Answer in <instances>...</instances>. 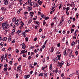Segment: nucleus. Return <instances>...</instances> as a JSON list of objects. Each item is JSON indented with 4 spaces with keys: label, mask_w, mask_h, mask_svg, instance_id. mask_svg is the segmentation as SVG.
I'll return each instance as SVG.
<instances>
[{
    "label": "nucleus",
    "mask_w": 79,
    "mask_h": 79,
    "mask_svg": "<svg viewBox=\"0 0 79 79\" xmlns=\"http://www.w3.org/2000/svg\"><path fill=\"white\" fill-rule=\"evenodd\" d=\"M20 60H21V57H19V58L18 59V61H20Z\"/></svg>",
    "instance_id": "nucleus-52"
},
{
    "label": "nucleus",
    "mask_w": 79,
    "mask_h": 79,
    "mask_svg": "<svg viewBox=\"0 0 79 79\" xmlns=\"http://www.w3.org/2000/svg\"><path fill=\"white\" fill-rule=\"evenodd\" d=\"M21 30H18L16 32V34H19L20 33H21Z\"/></svg>",
    "instance_id": "nucleus-12"
},
{
    "label": "nucleus",
    "mask_w": 79,
    "mask_h": 79,
    "mask_svg": "<svg viewBox=\"0 0 79 79\" xmlns=\"http://www.w3.org/2000/svg\"><path fill=\"white\" fill-rule=\"evenodd\" d=\"M34 14V12H31L29 13V14L30 15H32V14Z\"/></svg>",
    "instance_id": "nucleus-32"
},
{
    "label": "nucleus",
    "mask_w": 79,
    "mask_h": 79,
    "mask_svg": "<svg viewBox=\"0 0 79 79\" xmlns=\"http://www.w3.org/2000/svg\"><path fill=\"white\" fill-rule=\"evenodd\" d=\"M55 61H56H56H58V58L56 57V58L54 60V59L53 61L55 62Z\"/></svg>",
    "instance_id": "nucleus-14"
},
{
    "label": "nucleus",
    "mask_w": 79,
    "mask_h": 79,
    "mask_svg": "<svg viewBox=\"0 0 79 79\" xmlns=\"http://www.w3.org/2000/svg\"><path fill=\"white\" fill-rule=\"evenodd\" d=\"M18 22H19V20L17 19L15 22V24H16L17 26H18L19 25V23H18Z\"/></svg>",
    "instance_id": "nucleus-4"
},
{
    "label": "nucleus",
    "mask_w": 79,
    "mask_h": 79,
    "mask_svg": "<svg viewBox=\"0 0 79 79\" xmlns=\"http://www.w3.org/2000/svg\"><path fill=\"white\" fill-rule=\"evenodd\" d=\"M34 52H31V56H32V55H34Z\"/></svg>",
    "instance_id": "nucleus-55"
},
{
    "label": "nucleus",
    "mask_w": 79,
    "mask_h": 79,
    "mask_svg": "<svg viewBox=\"0 0 79 79\" xmlns=\"http://www.w3.org/2000/svg\"><path fill=\"white\" fill-rule=\"evenodd\" d=\"M63 34H65V31H63Z\"/></svg>",
    "instance_id": "nucleus-63"
},
{
    "label": "nucleus",
    "mask_w": 79,
    "mask_h": 79,
    "mask_svg": "<svg viewBox=\"0 0 79 79\" xmlns=\"http://www.w3.org/2000/svg\"><path fill=\"white\" fill-rule=\"evenodd\" d=\"M1 10H2V11H6V8L2 7L1 8Z\"/></svg>",
    "instance_id": "nucleus-6"
},
{
    "label": "nucleus",
    "mask_w": 79,
    "mask_h": 79,
    "mask_svg": "<svg viewBox=\"0 0 79 79\" xmlns=\"http://www.w3.org/2000/svg\"><path fill=\"white\" fill-rule=\"evenodd\" d=\"M38 15H40V14H41V12H38Z\"/></svg>",
    "instance_id": "nucleus-45"
},
{
    "label": "nucleus",
    "mask_w": 79,
    "mask_h": 79,
    "mask_svg": "<svg viewBox=\"0 0 79 79\" xmlns=\"http://www.w3.org/2000/svg\"><path fill=\"white\" fill-rule=\"evenodd\" d=\"M34 5V2H31L30 4V5H31V6H33Z\"/></svg>",
    "instance_id": "nucleus-22"
},
{
    "label": "nucleus",
    "mask_w": 79,
    "mask_h": 79,
    "mask_svg": "<svg viewBox=\"0 0 79 79\" xmlns=\"http://www.w3.org/2000/svg\"><path fill=\"white\" fill-rule=\"evenodd\" d=\"M39 32H42V29L41 28H40L39 30Z\"/></svg>",
    "instance_id": "nucleus-50"
},
{
    "label": "nucleus",
    "mask_w": 79,
    "mask_h": 79,
    "mask_svg": "<svg viewBox=\"0 0 79 79\" xmlns=\"http://www.w3.org/2000/svg\"><path fill=\"white\" fill-rule=\"evenodd\" d=\"M29 30H27L25 31V32H29Z\"/></svg>",
    "instance_id": "nucleus-53"
},
{
    "label": "nucleus",
    "mask_w": 79,
    "mask_h": 79,
    "mask_svg": "<svg viewBox=\"0 0 79 79\" xmlns=\"http://www.w3.org/2000/svg\"><path fill=\"white\" fill-rule=\"evenodd\" d=\"M39 3L40 5H42V2L40 1Z\"/></svg>",
    "instance_id": "nucleus-46"
},
{
    "label": "nucleus",
    "mask_w": 79,
    "mask_h": 79,
    "mask_svg": "<svg viewBox=\"0 0 79 79\" xmlns=\"http://www.w3.org/2000/svg\"><path fill=\"white\" fill-rule=\"evenodd\" d=\"M3 66V64H0V69H1V68Z\"/></svg>",
    "instance_id": "nucleus-26"
},
{
    "label": "nucleus",
    "mask_w": 79,
    "mask_h": 79,
    "mask_svg": "<svg viewBox=\"0 0 79 79\" xmlns=\"http://www.w3.org/2000/svg\"><path fill=\"white\" fill-rule=\"evenodd\" d=\"M28 11H31L32 10V7L30 6L28 7Z\"/></svg>",
    "instance_id": "nucleus-8"
},
{
    "label": "nucleus",
    "mask_w": 79,
    "mask_h": 79,
    "mask_svg": "<svg viewBox=\"0 0 79 79\" xmlns=\"http://www.w3.org/2000/svg\"><path fill=\"white\" fill-rule=\"evenodd\" d=\"M79 73V70H78L77 71V75H78Z\"/></svg>",
    "instance_id": "nucleus-41"
},
{
    "label": "nucleus",
    "mask_w": 79,
    "mask_h": 79,
    "mask_svg": "<svg viewBox=\"0 0 79 79\" xmlns=\"http://www.w3.org/2000/svg\"><path fill=\"white\" fill-rule=\"evenodd\" d=\"M11 56V54H10L9 56V59H10V56Z\"/></svg>",
    "instance_id": "nucleus-58"
},
{
    "label": "nucleus",
    "mask_w": 79,
    "mask_h": 79,
    "mask_svg": "<svg viewBox=\"0 0 79 79\" xmlns=\"http://www.w3.org/2000/svg\"><path fill=\"white\" fill-rule=\"evenodd\" d=\"M23 35L24 37H26V32H23Z\"/></svg>",
    "instance_id": "nucleus-5"
},
{
    "label": "nucleus",
    "mask_w": 79,
    "mask_h": 79,
    "mask_svg": "<svg viewBox=\"0 0 79 79\" xmlns=\"http://www.w3.org/2000/svg\"><path fill=\"white\" fill-rule=\"evenodd\" d=\"M36 24H38V25L40 24V23H39V22H38L37 21L36 22Z\"/></svg>",
    "instance_id": "nucleus-34"
},
{
    "label": "nucleus",
    "mask_w": 79,
    "mask_h": 79,
    "mask_svg": "<svg viewBox=\"0 0 79 79\" xmlns=\"http://www.w3.org/2000/svg\"><path fill=\"white\" fill-rule=\"evenodd\" d=\"M44 77H46L47 76V73H44Z\"/></svg>",
    "instance_id": "nucleus-17"
},
{
    "label": "nucleus",
    "mask_w": 79,
    "mask_h": 79,
    "mask_svg": "<svg viewBox=\"0 0 79 79\" xmlns=\"http://www.w3.org/2000/svg\"><path fill=\"white\" fill-rule=\"evenodd\" d=\"M58 47H60V44H58L57 45Z\"/></svg>",
    "instance_id": "nucleus-57"
},
{
    "label": "nucleus",
    "mask_w": 79,
    "mask_h": 79,
    "mask_svg": "<svg viewBox=\"0 0 79 79\" xmlns=\"http://www.w3.org/2000/svg\"><path fill=\"white\" fill-rule=\"evenodd\" d=\"M64 16H63L61 18V20H62V21H64Z\"/></svg>",
    "instance_id": "nucleus-28"
},
{
    "label": "nucleus",
    "mask_w": 79,
    "mask_h": 79,
    "mask_svg": "<svg viewBox=\"0 0 79 79\" xmlns=\"http://www.w3.org/2000/svg\"><path fill=\"white\" fill-rule=\"evenodd\" d=\"M41 16L42 18H44V15L43 14L41 15Z\"/></svg>",
    "instance_id": "nucleus-54"
},
{
    "label": "nucleus",
    "mask_w": 79,
    "mask_h": 79,
    "mask_svg": "<svg viewBox=\"0 0 79 79\" xmlns=\"http://www.w3.org/2000/svg\"><path fill=\"white\" fill-rule=\"evenodd\" d=\"M49 19V17H46L45 18V20H47V19Z\"/></svg>",
    "instance_id": "nucleus-30"
},
{
    "label": "nucleus",
    "mask_w": 79,
    "mask_h": 79,
    "mask_svg": "<svg viewBox=\"0 0 79 79\" xmlns=\"http://www.w3.org/2000/svg\"><path fill=\"white\" fill-rule=\"evenodd\" d=\"M8 3V1L4 3V4L5 5H7Z\"/></svg>",
    "instance_id": "nucleus-19"
},
{
    "label": "nucleus",
    "mask_w": 79,
    "mask_h": 79,
    "mask_svg": "<svg viewBox=\"0 0 79 79\" xmlns=\"http://www.w3.org/2000/svg\"><path fill=\"white\" fill-rule=\"evenodd\" d=\"M45 61V59H43V63H44Z\"/></svg>",
    "instance_id": "nucleus-56"
},
{
    "label": "nucleus",
    "mask_w": 79,
    "mask_h": 79,
    "mask_svg": "<svg viewBox=\"0 0 79 79\" xmlns=\"http://www.w3.org/2000/svg\"><path fill=\"white\" fill-rule=\"evenodd\" d=\"M2 40L3 41H6V37H5L3 38Z\"/></svg>",
    "instance_id": "nucleus-15"
},
{
    "label": "nucleus",
    "mask_w": 79,
    "mask_h": 79,
    "mask_svg": "<svg viewBox=\"0 0 79 79\" xmlns=\"http://www.w3.org/2000/svg\"><path fill=\"white\" fill-rule=\"evenodd\" d=\"M45 48V45H44L42 47V48L44 49Z\"/></svg>",
    "instance_id": "nucleus-61"
},
{
    "label": "nucleus",
    "mask_w": 79,
    "mask_h": 79,
    "mask_svg": "<svg viewBox=\"0 0 79 79\" xmlns=\"http://www.w3.org/2000/svg\"><path fill=\"white\" fill-rule=\"evenodd\" d=\"M76 20V19H75V18H73V21L74 22Z\"/></svg>",
    "instance_id": "nucleus-48"
},
{
    "label": "nucleus",
    "mask_w": 79,
    "mask_h": 79,
    "mask_svg": "<svg viewBox=\"0 0 79 79\" xmlns=\"http://www.w3.org/2000/svg\"><path fill=\"white\" fill-rule=\"evenodd\" d=\"M0 45H3V42H1Z\"/></svg>",
    "instance_id": "nucleus-36"
},
{
    "label": "nucleus",
    "mask_w": 79,
    "mask_h": 79,
    "mask_svg": "<svg viewBox=\"0 0 79 79\" xmlns=\"http://www.w3.org/2000/svg\"><path fill=\"white\" fill-rule=\"evenodd\" d=\"M33 73V71H31L30 72V74H32V73Z\"/></svg>",
    "instance_id": "nucleus-60"
},
{
    "label": "nucleus",
    "mask_w": 79,
    "mask_h": 79,
    "mask_svg": "<svg viewBox=\"0 0 79 79\" xmlns=\"http://www.w3.org/2000/svg\"><path fill=\"white\" fill-rule=\"evenodd\" d=\"M54 50V49H53V47H52L51 50V52H53V51Z\"/></svg>",
    "instance_id": "nucleus-11"
},
{
    "label": "nucleus",
    "mask_w": 79,
    "mask_h": 79,
    "mask_svg": "<svg viewBox=\"0 0 79 79\" xmlns=\"http://www.w3.org/2000/svg\"><path fill=\"white\" fill-rule=\"evenodd\" d=\"M74 31V29H72L71 31V33H73V32Z\"/></svg>",
    "instance_id": "nucleus-24"
},
{
    "label": "nucleus",
    "mask_w": 79,
    "mask_h": 79,
    "mask_svg": "<svg viewBox=\"0 0 79 79\" xmlns=\"http://www.w3.org/2000/svg\"><path fill=\"white\" fill-rule=\"evenodd\" d=\"M27 2H28V3H31V0H28L27 1Z\"/></svg>",
    "instance_id": "nucleus-37"
},
{
    "label": "nucleus",
    "mask_w": 79,
    "mask_h": 79,
    "mask_svg": "<svg viewBox=\"0 0 79 79\" xmlns=\"http://www.w3.org/2000/svg\"><path fill=\"white\" fill-rule=\"evenodd\" d=\"M69 7H67L66 9V10H69Z\"/></svg>",
    "instance_id": "nucleus-47"
},
{
    "label": "nucleus",
    "mask_w": 79,
    "mask_h": 79,
    "mask_svg": "<svg viewBox=\"0 0 79 79\" xmlns=\"http://www.w3.org/2000/svg\"><path fill=\"white\" fill-rule=\"evenodd\" d=\"M78 53V51H77L75 52L76 55H77Z\"/></svg>",
    "instance_id": "nucleus-42"
},
{
    "label": "nucleus",
    "mask_w": 79,
    "mask_h": 79,
    "mask_svg": "<svg viewBox=\"0 0 79 79\" xmlns=\"http://www.w3.org/2000/svg\"><path fill=\"white\" fill-rule=\"evenodd\" d=\"M35 7H38L39 6V4L36 3L35 4Z\"/></svg>",
    "instance_id": "nucleus-25"
},
{
    "label": "nucleus",
    "mask_w": 79,
    "mask_h": 79,
    "mask_svg": "<svg viewBox=\"0 0 79 79\" xmlns=\"http://www.w3.org/2000/svg\"><path fill=\"white\" fill-rule=\"evenodd\" d=\"M66 49H67V48H65V51L64 52V55H66Z\"/></svg>",
    "instance_id": "nucleus-13"
},
{
    "label": "nucleus",
    "mask_w": 79,
    "mask_h": 79,
    "mask_svg": "<svg viewBox=\"0 0 79 79\" xmlns=\"http://www.w3.org/2000/svg\"><path fill=\"white\" fill-rule=\"evenodd\" d=\"M9 63L10 65H11V64H12V61H10Z\"/></svg>",
    "instance_id": "nucleus-44"
},
{
    "label": "nucleus",
    "mask_w": 79,
    "mask_h": 79,
    "mask_svg": "<svg viewBox=\"0 0 79 79\" xmlns=\"http://www.w3.org/2000/svg\"><path fill=\"white\" fill-rule=\"evenodd\" d=\"M75 45H76V42L73 41L72 43V46H73V47H74V46Z\"/></svg>",
    "instance_id": "nucleus-7"
},
{
    "label": "nucleus",
    "mask_w": 79,
    "mask_h": 79,
    "mask_svg": "<svg viewBox=\"0 0 79 79\" xmlns=\"http://www.w3.org/2000/svg\"><path fill=\"white\" fill-rule=\"evenodd\" d=\"M18 74H16V78H18Z\"/></svg>",
    "instance_id": "nucleus-62"
},
{
    "label": "nucleus",
    "mask_w": 79,
    "mask_h": 79,
    "mask_svg": "<svg viewBox=\"0 0 79 79\" xmlns=\"http://www.w3.org/2000/svg\"><path fill=\"white\" fill-rule=\"evenodd\" d=\"M46 23L45 22H43V26H44V25H45Z\"/></svg>",
    "instance_id": "nucleus-49"
},
{
    "label": "nucleus",
    "mask_w": 79,
    "mask_h": 79,
    "mask_svg": "<svg viewBox=\"0 0 79 79\" xmlns=\"http://www.w3.org/2000/svg\"><path fill=\"white\" fill-rule=\"evenodd\" d=\"M74 75V73H73L72 74H70L69 76V77H72V76H73Z\"/></svg>",
    "instance_id": "nucleus-35"
},
{
    "label": "nucleus",
    "mask_w": 79,
    "mask_h": 79,
    "mask_svg": "<svg viewBox=\"0 0 79 79\" xmlns=\"http://www.w3.org/2000/svg\"><path fill=\"white\" fill-rule=\"evenodd\" d=\"M10 25L9 24H7L6 23H3L2 24V27L3 28H9L10 27Z\"/></svg>",
    "instance_id": "nucleus-1"
},
{
    "label": "nucleus",
    "mask_w": 79,
    "mask_h": 79,
    "mask_svg": "<svg viewBox=\"0 0 79 79\" xmlns=\"http://www.w3.org/2000/svg\"><path fill=\"white\" fill-rule=\"evenodd\" d=\"M12 20L13 21H16V18L14 17Z\"/></svg>",
    "instance_id": "nucleus-27"
},
{
    "label": "nucleus",
    "mask_w": 79,
    "mask_h": 79,
    "mask_svg": "<svg viewBox=\"0 0 79 79\" xmlns=\"http://www.w3.org/2000/svg\"><path fill=\"white\" fill-rule=\"evenodd\" d=\"M12 43H15V40H14L13 41H12Z\"/></svg>",
    "instance_id": "nucleus-51"
},
{
    "label": "nucleus",
    "mask_w": 79,
    "mask_h": 79,
    "mask_svg": "<svg viewBox=\"0 0 79 79\" xmlns=\"http://www.w3.org/2000/svg\"><path fill=\"white\" fill-rule=\"evenodd\" d=\"M41 38H42V39H44L45 38V36H42Z\"/></svg>",
    "instance_id": "nucleus-59"
},
{
    "label": "nucleus",
    "mask_w": 79,
    "mask_h": 79,
    "mask_svg": "<svg viewBox=\"0 0 79 79\" xmlns=\"http://www.w3.org/2000/svg\"><path fill=\"white\" fill-rule=\"evenodd\" d=\"M7 66V64H5L4 66V68H5V67H6Z\"/></svg>",
    "instance_id": "nucleus-38"
},
{
    "label": "nucleus",
    "mask_w": 79,
    "mask_h": 79,
    "mask_svg": "<svg viewBox=\"0 0 79 79\" xmlns=\"http://www.w3.org/2000/svg\"><path fill=\"white\" fill-rule=\"evenodd\" d=\"M27 50H26L25 51H24L23 52V54H24V53H27Z\"/></svg>",
    "instance_id": "nucleus-39"
},
{
    "label": "nucleus",
    "mask_w": 79,
    "mask_h": 79,
    "mask_svg": "<svg viewBox=\"0 0 79 79\" xmlns=\"http://www.w3.org/2000/svg\"><path fill=\"white\" fill-rule=\"evenodd\" d=\"M19 50H18V49H16V53H18V52H19Z\"/></svg>",
    "instance_id": "nucleus-43"
},
{
    "label": "nucleus",
    "mask_w": 79,
    "mask_h": 79,
    "mask_svg": "<svg viewBox=\"0 0 79 79\" xmlns=\"http://www.w3.org/2000/svg\"><path fill=\"white\" fill-rule=\"evenodd\" d=\"M22 48H23V49H24L26 48V45H22Z\"/></svg>",
    "instance_id": "nucleus-10"
},
{
    "label": "nucleus",
    "mask_w": 79,
    "mask_h": 79,
    "mask_svg": "<svg viewBox=\"0 0 79 79\" xmlns=\"http://www.w3.org/2000/svg\"><path fill=\"white\" fill-rule=\"evenodd\" d=\"M62 6V4H60V6L59 7V9H60V8H61Z\"/></svg>",
    "instance_id": "nucleus-33"
},
{
    "label": "nucleus",
    "mask_w": 79,
    "mask_h": 79,
    "mask_svg": "<svg viewBox=\"0 0 79 79\" xmlns=\"http://www.w3.org/2000/svg\"><path fill=\"white\" fill-rule=\"evenodd\" d=\"M4 19V18H3V17H1L0 18V21H2V19Z\"/></svg>",
    "instance_id": "nucleus-29"
},
{
    "label": "nucleus",
    "mask_w": 79,
    "mask_h": 79,
    "mask_svg": "<svg viewBox=\"0 0 79 79\" xmlns=\"http://www.w3.org/2000/svg\"><path fill=\"white\" fill-rule=\"evenodd\" d=\"M3 58H4V55H3L1 57V61L3 60Z\"/></svg>",
    "instance_id": "nucleus-9"
},
{
    "label": "nucleus",
    "mask_w": 79,
    "mask_h": 79,
    "mask_svg": "<svg viewBox=\"0 0 79 79\" xmlns=\"http://www.w3.org/2000/svg\"><path fill=\"white\" fill-rule=\"evenodd\" d=\"M25 40H26V42L28 41V38L27 37H26V38H25Z\"/></svg>",
    "instance_id": "nucleus-31"
},
{
    "label": "nucleus",
    "mask_w": 79,
    "mask_h": 79,
    "mask_svg": "<svg viewBox=\"0 0 79 79\" xmlns=\"http://www.w3.org/2000/svg\"><path fill=\"white\" fill-rule=\"evenodd\" d=\"M39 76H44V74L42 73H41L39 74Z\"/></svg>",
    "instance_id": "nucleus-40"
},
{
    "label": "nucleus",
    "mask_w": 79,
    "mask_h": 79,
    "mask_svg": "<svg viewBox=\"0 0 79 79\" xmlns=\"http://www.w3.org/2000/svg\"><path fill=\"white\" fill-rule=\"evenodd\" d=\"M20 23L21 24V26L22 27H23V26L24 25V23H23V22H20Z\"/></svg>",
    "instance_id": "nucleus-18"
},
{
    "label": "nucleus",
    "mask_w": 79,
    "mask_h": 79,
    "mask_svg": "<svg viewBox=\"0 0 79 79\" xmlns=\"http://www.w3.org/2000/svg\"><path fill=\"white\" fill-rule=\"evenodd\" d=\"M37 38H35V39H34V41H36V40H37Z\"/></svg>",
    "instance_id": "nucleus-64"
},
{
    "label": "nucleus",
    "mask_w": 79,
    "mask_h": 79,
    "mask_svg": "<svg viewBox=\"0 0 79 79\" xmlns=\"http://www.w3.org/2000/svg\"><path fill=\"white\" fill-rule=\"evenodd\" d=\"M7 69H8V68H7V67H5L4 69V71H6Z\"/></svg>",
    "instance_id": "nucleus-16"
},
{
    "label": "nucleus",
    "mask_w": 79,
    "mask_h": 79,
    "mask_svg": "<svg viewBox=\"0 0 79 79\" xmlns=\"http://www.w3.org/2000/svg\"><path fill=\"white\" fill-rule=\"evenodd\" d=\"M58 64L60 66V68H61L62 67V65L64 64V62L63 61H62L61 63H60V62H58Z\"/></svg>",
    "instance_id": "nucleus-2"
},
{
    "label": "nucleus",
    "mask_w": 79,
    "mask_h": 79,
    "mask_svg": "<svg viewBox=\"0 0 79 79\" xmlns=\"http://www.w3.org/2000/svg\"><path fill=\"white\" fill-rule=\"evenodd\" d=\"M29 77H30V75H25L24 77L25 79H27V78H29Z\"/></svg>",
    "instance_id": "nucleus-3"
},
{
    "label": "nucleus",
    "mask_w": 79,
    "mask_h": 79,
    "mask_svg": "<svg viewBox=\"0 0 79 79\" xmlns=\"http://www.w3.org/2000/svg\"><path fill=\"white\" fill-rule=\"evenodd\" d=\"M11 37L9 36V39H8L9 42H10V41H11Z\"/></svg>",
    "instance_id": "nucleus-23"
},
{
    "label": "nucleus",
    "mask_w": 79,
    "mask_h": 79,
    "mask_svg": "<svg viewBox=\"0 0 79 79\" xmlns=\"http://www.w3.org/2000/svg\"><path fill=\"white\" fill-rule=\"evenodd\" d=\"M34 47H34V46H31L30 48V50H31V49H32V48H34Z\"/></svg>",
    "instance_id": "nucleus-20"
},
{
    "label": "nucleus",
    "mask_w": 79,
    "mask_h": 79,
    "mask_svg": "<svg viewBox=\"0 0 79 79\" xmlns=\"http://www.w3.org/2000/svg\"><path fill=\"white\" fill-rule=\"evenodd\" d=\"M76 16H77V19H78V18H79V14L78 13H77L76 14Z\"/></svg>",
    "instance_id": "nucleus-21"
}]
</instances>
